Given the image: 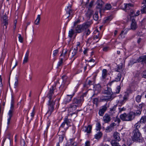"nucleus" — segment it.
Returning <instances> with one entry per match:
<instances>
[{
	"mask_svg": "<svg viewBox=\"0 0 146 146\" xmlns=\"http://www.w3.org/2000/svg\"><path fill=\"white\" fill-rule=\"evenodd\" d=\"M143 77L146 78V70L143 71L142 73Z\"/></svg>",
	"mask_w": 146,
	"mask_h": 146,
	"instance_id": "55",
	"label": "nucleus"
},
{
	"mask_svg": "<svg viewBox=\"0 0 146 146\" xmlns=\"http://www.w3.org/2000/svg\"><path fill=\"white\" fill-rule=\"evenodd\" d=\"M113 137L115 139L118 141H119L121 139L119 137V134L118 133L115 132L113 133Z\"/></svg>",
	"mask_w": 146,
	"mask_h": 146,
	"instance_id": "20",
	"label": "nucleus"
},
{
	"mask_svg": "<svg viewBox=\"0 0 146 146\" xmlns=\"http://www.w3.org/2000/svg\"><path fill=\"white\" fill-rule=\"evenodd\" d=\"M145 104L143 103H142V104L139 105V108L140 109V110H141L142 108L145 107Z\"/></svg>",
	"mask_w": 146,
	"mask_h": 146,
	"instance_id": "52",
	"label": "nucleus"
},
{
	"mask_svg": "<svg viewBox=\"0 0 146 146\" xmlns=\"http://www.w3.org/2000/svg\"><path fill=\"white\" fill-rule=\"evenodd\" d=\"M71 7L72 5H70L67 7V8L65 9L66 12V15L67 18L70 16V15L72 13V10L71 9Z\"/></svg>",
	"mask_w": 146,
	"mask_h": 146,
	"instance_id": "12",
	"label": "nucleus"
},
{
	"mask_svg": "<svg viewBox=\"0 0 146 146\" xmlns=\"http://www.w3.org/2000/svg\"><path fill=\"white\" fill-rule=\"evenodd\" d=\"M92 126L88 125V126H85L84 127L83 131L84 132H86L88 133H90L91 132Z\"/></svg>",
	"mask_w": 146,
	"mask_h": 146,
	"instance_id": "15",
	"label": "nucleus"
},
{
	"mask_svg": "<svg viewBox=\"0 0 146 146\" xmlns=\"http://www.w3.org/2000/svg\"><path fill=\"white\" fill-rule=\"evenodd\" d=\"M141 97L142 96L141 95H137L136 97V101L138 102H140L141 101Z\"/></svg>",
	"mask_w": 146,
	"mask_h": 146,
	"instance_id": "42",
	"label": "nucleus"
},
{
	"mask_svg": "<svg viewBox=\"0 0 146 146\" xmlns=\"http://www.w3.org/2000/svg\"><path fill=\"white\" fill-rule=\"evenodd\" d=\"M75 33H75V30H74V29H71L69 31L68 36L71 38L73 36V35Z\"/></svg>",
	"mask_w": 146,
	"mask_h": 146,
	"instance_id": "23",
	"label": "nucleus"
},
{
	"mask_svg": "<svg viewBox=\"0 0 146 146\" xmlns=\"http://www.w3.org/2000/svg\"><path fill=\"white\" fill-rule=\"evenodd\" d=\"M129 97V94L127 92H125V94L124 95L123 99L122 100H120L118 101V103L121 105L123 104L127 100Z\"/></svg>",
	"mask_w": 146,
	"mask_h": 146,
	"instance_id": "8",
	"label": "nucleus"
},
{
	"mask_svg": "<svg viewBox=\"0 0 146 146\" xmlns=\"http://www.w3.org/2000/svg\"><path fill=\"white\" fill-rule=\"evenodd\" d=\"M113 129L111 128L110 126H108L106 129V132H110Z\"/></svg>",
	"mask_w": 146,
	"mask_h": 146,
	"instance_id": "41",
	"label": "nucleus"
},
{
	"mask_svg": "<svg viewBox=\"0 0 146 146\" xmlns=\"http://www.w3.org/2000/svg\"><path fill=\"white\" fill-rule=\"evenodd\" d=\"M93 13V11L92 10L90 9H88L87 12L86 14V16L89 18Z\"/></svg>",
	"mask_w": 146,
	"mask_h": 146,
	"instance_id": "25",
	"label": "nucleus"
},
{
	"mask_svg": "<svg viewBox=\"0 0 146 146\" xmlns=\"http://www.w3.org/2000/svg\"><path fill=\"white\" fill-rule=\"evenodd\" d=\"M14 110H9V111L8 113V115L9 116V117L7 119V124L8 125L10 123V120L11 119V118L12 117L13 113L14 112Z\"/></svg>",
	"mask_w": 146,
	"mask_h": 146,
	"instance_id": "13",
	"label": "nucleus"
},
{
	"mask_svg": "<svg viewBox=\"0 0 146 146\" xmlns=\"http://www.w3.org/2000/svg\"><path fill=\"white\" fill-rule=\"evenodd\" d=\"M125 34L126 33H124L123 31H122L120 35V36H121V38H124L125 37Z\"/></svg>",
	"mask_w": 146,
	"mask_h": 146,
	"instance_id": "48",
	"label": "nucleus"
},
{
	"mask_svg": "<svg viewBox=\"0 0 146 146\" xmlns=\"http://www.w3.org/2000/svg\"><path fill=\"white\" fill-rule=\"evenodd\" d=\"M101 125L100 123H98L96 124V129L97 131H99L101 129Z\"/></svg>",
	"mask_w": 146,
	"mask_h": 146,
	"instance_id": "45",
	"label": "nucleus"
},
{
	"mask_svg": "<svg viewBox=\"0 0 146 146\" xmlns=\"http://www.w3.org/2000/svg\"><path fill=\"white\" fill-rule=\"evenodd\" d=\"M120 87L119 86H118L116 90V92H115L114 93H116L117 94L119 93L120 90Z\"/></svg>",
	"mask_w": 146,
	"mask_h": 146,
	"instance_id": "51",
	"label": "nucleus"
},
{
	"mask_svg": "<svg viewBox=\"0 0 146 146\" xmlns=\"http://www.w3.org/2000/svg\"><path fill=\"white\" fill-rule=\"evenodd\" d=\"M126 110L125 108L124 107H123L122 108H119V113H121L122 111H125Z\"/></svg>",
	"mask_w": 146,
	"mask_h": 146,
	"instance_id": "50",
	"label": "nucleus"
},
{
	"mask_svg": "<svg viewBox=\"0 0 146 146\" xmlns=\"http://www.w3.org/2000/svg\"><path fill=\"white\" fill-rule=\"evenodd\" d=\"M141 12L142 13H143L146 12V5H144L142 7L141 9Z\"/></svg>",
	"mask_w": 146,
	"mask_h": 146,
	"instance_id": "36",
	"label": "nucleus"
},
{
	"mask_svg": "<svg viewBox=\"0 0 146 146\" xmlns=\"http://www.w3.org/2000/svg\"><path fill=\"white\" fill-rule=\"evenodd\" d=\"M40 19V15H38L37 19L35 21V24L36 25H38L39 23V22Z\"/></svg>",
	"mask_w": 146,
	"mask_h": 146,
	"instance_id": "29",
	"label": "nucleus"
},
{
	"mask_svg": "<svg viewBox=\"0 0 146 146\" xmlns=\"http://www.w3.org/2000/svg\"><path fill=\"white\" fill-rule=\"evenodd\" d=\"M3 23L4 24V25L5 26L6 29H7V25L8 24V20H3Z\"/></svg>",
	"mask_w": 146,
	"mask_h": 146,
	"instance_id": "49",
	"label": "nucleus"
},
{
	"mask_svg": "<svg viewBox=\"0 0 146 146\" xmlns=\"http://www.w3.org/2000/svg\"><path fill=\"white\" fill-rule=\"evenodd\" d=\"M48 101V110L46 113V114L48 115H50L54 109V106L55 104V102H50Z\"/></svg>",
	"mask_w": 146,
	"mask_h": 146,
	"instance_id": "5",
	"label": "nucleus"
},
{
	"mask_svg": "<svg viewBox=\"0 0 146 146\" xmlns=\"http://www.w3.org/2000/svg\"><path fill=\"white\" fill-rule=\"evenodd\" d=\"M63 59L62 58H61L60 59V60L58 62V66H61V65L62 64V63Z\"/></svg>",
	"mask_w": 146,
	"mask_h": 146,
	"instance_id": "57",
	"label": "nucleus"
},
{
	"mask_svg": "<svg viewBox=\"0 0 146 146\" xmlns=\"http://www.w3.org/2000/svg\"><path fill=\"white\" fill-rule=\"evenodd\" d=\"M54 91V87L52 86L50 89L47 95V97L49 99L48 101H50V102H54L53 99H54L55 97V96H53Z\"/></svg>",
	"mask_w": 146,
	"mask_h": 146,
	"instance_id": "6",
	"label": "nucleus"
},
{
	"mask_svg": "<svg viewBox=\"0 0 146 146\" xmlns=\"http://www.w3.org/2000/svg\"><path fill=\"white\" fill-rule=\"evenodd\" d=\"M88 2V0H82V6L85 5V6H86Z\"/></svg>",
	"mask_w": 146,
	"mask_h": 146,
	"instance_id": "40",
	"label": "nucleus"
},
{
	"mask_svg": "<svg viewBox=\"0 0 146 146\" xmlns=\"http://www.w3.org/2000/svg\"><path fill=\"white\" fill-rule=\"evenodd\" d=\"M65 121L66 124L67 125H70V121L68 119L66 118L65 120Z\"/></svg>",
	"mask_w": 146,
	"mask_h": 146,
	"instance_id": "54",
	"label": "nucleus"
},
{
	"mask_svg": "<svg viewBox=\"0 0 146 146\" xmlns=\"http://www.w3.org/2000/svg\"><path fill=\"white\" fill-rule=\"evenodd\" d=\"M19 40L20 42H22L23 41V38L20 34H19Z\"/></svg>",
	"mask_w": 146,
	"mask_h": 146,
	"instance_id": "53",
	"label": "nucleus"
},
{
	"mask_svg": "<svg viewBox=\"0 0 146 146\" xmlns=\"http://www.w3.org/2000/svg\"><path fill=\"white\" fill-rule=\"evenodd\" d=\"M90 24L89 23H84L82 25H78L74 27L73 28L74 29L75 33H79L84 30H85L89 27Z\"/></svg>",
	"mask_w": 146,
	"mask_h": 146,
	"instance_id": "2",
	"label": "nucleus"
},
{
	"mask_svg": "<svg viewBox=\"0 0 146 146\" xmlns=\"http://www.w3.org/2000/svg\"><path fill=\"white\" fill-rule=\"evenodd\" d=\"M139 10H138L136 13V14H134V16H135V17L137 16L138 15H139Z\"/></svg>",
	"mask_w": 146,
	"mask_h": 146,
	"instance_id": "63",
	"label": "nucleus"
},
{
	"mask_svg": "<svg viewBox=\"0 0 146 146\" xmlns=\"http://www.w3.org/2000/svg\"><path fill=\"white\" fill-rule=\"evenodd\" d=\"M121 75L120 73H119L118 74L117 77L115 78V80L114 81H113L111 82L110 83H109V84L111 86L112 84L115 81L116 82H118L121 79Z\"/></svg>",
	"mask_w": 146,
	"mask_h": 146,
	"instance_id": "22",
	"label": "nucleus"
},
{
	"mask_svg": "<svg viewBox=\"0 0 146 146\" xmlns=\"http://www.w3.org/2000/svg\"><path fill=\"white\" fill-rule=\"evenodd\" d=\"M102 135V133L101 132H98L95 135V138L96 139H99L100 138Z\"/></svg>",
	"mask_w": 146,
	"mask_h": 146,
	"instance_id": "28",
	"label": "nucleus"
},
{
	"mask_svg": "<svg viewBox=\"0 0 146 146\" xmlns=\"http://www.w3.org/2000/svg\"><path fill=\"white\" fill-rule=\"evenodd\" d=\"M111 8V6L110 4L107 3L106 5L104 10H109Z\"/></svg>",
	"mask_w": 146,
	"mask_h": 146,
	"instance_id": "32",
	"label": "nucleus"
},
{
	"mask_svg": "<svg viewBox=\"0 0 146 146\" xmlns=\"http://www.w3.org/2000/svg\"><path fill=\"white\" fill-rule=\"evenodd\" d=\"M29 50H27L25 54V57L23 60V64H24L27 63L28 61L29 56Z\"/></svg>",
	"mask_w": 146,
	"mask_h": 146,
	"instance_id": "19",
	"label": "nucleus"
},
{
	"mask_svg": "<svg viewBox=\"0 0 146 146\" xmlns=\"http://www.w3.org/2000/svg\"><path fill=\"white\" fill-rule=\"evenodd\" d=\"M103 120L105 122L108 123L110 121L111 118L108 114H106L103 117Z\"/></svg>",
	"mask_w": 146,
	"mask_h": 146,
	"instance_id": "18",
	"label": "nucleus"
},
{
	"mask_svg": "<svg viewBox=\"0 0 146 146\" xmlns=\"http://www.w3.org/2000/svg\"><path fill=\"white\" fill-rule=\"evenodd\" d=\"M141 62L143 63H146V56H143L140 57L137 60H134V63L137 62Z\"/></svg>",
	"mask_w": 146,
	"mask_h": 146,
	"instance_id": "9",
	"label": "nucleus"
},
{
	"mask_svg": "<svg viewBox=\"0 0 146 146\" xmlns=\"http://www.w3.org/2000/svg\"><path fill=\"white\" fill-rule=\"evenodd\" d=\"M137 27L136 23L135 20L133 19L132 20L131 23V29L134 30Z\"/></svg>",
	"mask_w": 146,
	"mask_h": 146,
	"instance_id": "14",
	"label": "nucleus"
},
{
	"mask_svg": "<svg viewBox=\"0 0 146 146\" xmlns=\"http://www.w3.org/2000/svg\"><path fill=\"white\" fill-rule=\"evenodd\" d=\"M141 122V123H145L146 121V116H142L141 119H140V121H139Z\"/></svg>",
	"mask_w": 146,
	"mask_h": 146,
	"instance_id": "34",
	"label": "nucleus"
},
{
	"mask_svg": "<svg viewBox=\"0 0 146 146\" xmlns=\"http://www.w3.org/2000/svg\"><path fill=\"white\" fill-rule=\"evenodd\" d=\"M133 5L131 3L125 4L124 5V7H122L123 9L127 11L130 9L131 7H133Z\"/></svg>",
	"mask_w": 146,
	"mask_h": 146,
	"instance_id": "16",
	"label": "nucleus"
},
{
	"mask_svg": "<svg viewBox=\"0 0 146 146\" xmlns=\"http://www.w3.org/2000/svg\"><path fill=\"white\" fill-rule=\"evenodd\" d=\"M66 124V122H65V120H64V121L62 123V125H61V126L60 127V128L61 127H64V126Z\"/></svg>",
	"mask_w": 146,
	"mask_h": 146,
	"instance_id": "64",
	"label": "nucleus"
},
{
	"mask_svg": "<svg viewBox=\"0 0 146 146\" xmlns=\"http://www.w3.org/2000/svg\"><path fill=\"white\" fill-rule=\"evenodd\" d=\"M135 114L133 112L128 113H124L120 115V119L124 121H131L135 118Z\"/></svg>",
	"mask_w": 146,
	"mask_h": 146,
	"instance_id": "1",
	"label": "nucleus"
},
{
	"mask_svg": "<svg viewBox=\"0 0 146 146\" xmlns=\"http://www.w3.org/2000/svg\"><path fill=\"white\" fill-rule=\"evenodd\" d=\"M58 52V50H54L53 52V55L54 56H56Z\"/></svg>",
	"mask_w": 146,
	"mask_h": 146,
	"instance_id": "56",
	"label": "nucleus"
},
{
	"mask_svg": "<svg viewBox=\"0 0 146 146\" xmlns=\"http://www.w3.org/2000/svg\"><path fill=\"white\" fill-rule=\"evenodd\" d=\"M142 111V110H137L135 112H134V113L135 114V115H140L141 113V112Z\"/></svg>",
	"mask_w": 146,
	"mask_h": 146,
	"instance_id": "39",
	"label": "nucleus"
},
{
	"mask_svg": "<svg viewBox=\"0 0 146 146\" xmlns=\"http://www.w3.org/2000/svg\"><path fill=\"white\" fill-rule=\"evenodd\" d=\"M35 114V108H34L32 112L31 113V115L30 116V118H31V120L32 119Z\"/></svg>",
	"mask_w": 146,
	"mask_h": 146,
	"instance_id": "46",
	"label": "nucleus"
},
{
	"mask_svg": "<svg viewBox=\"0 0 146 146\" xmlns=\"http://www.w3.org/2000/svg\"><path fill=\"white\" fill-rule=\"evenodd\" d=\"M107 109V108L106 106H103L102 108L99 111V115L101 116H102Z\"/></svg>",
	"mask_w": 146,
	"mask_h": 146,
	"instance_id": "17",
	"label": "nucleus"
},
{
	"mask_svg": "<svg viewBox=\"0 0 146 146\" xmlns=\"http://www.w3.org/2000/svg\"><path fill=\"white\" fill-rule=\"evenodd\" d=\"M113 98L112 96H104L103 100L105 101H110Z\"/></svg>",
	"mask_w": 146,
	"mask_h": 146,
	"instance_id": "26",
	"label": "nucleus"
},
{
	"mask_svg": "<svg viewBox=\"0 0 146 146\" xmlns=\"http://www.w3.org/2000/svg\"><path fill=\"white\" fill-rule=\"evenodd\" d=\"M111 144L112 146H120L119 143L116 142L114 140H112L111 141Z\"/></svg>",
	"mask_w": 146,
	"mask_h": 146,
	"instance_id": "33",
	"label": "nucleus"
},
{
	"mask_svg": "<svg viewBox=\"0 0 146 146\" xmlns=\"http://www.w3.org/2000/svg\"><path fill=\"white\" fill-rule=\"evenodd\" d=\"M68 52V50L66 49H64L63 50L62 53L61 54L60 56H63L64 57L66 56V54Z\"/></svg>",
	"mask_w": 146,
	"mask_h": 146,
	"instance_id": "27",
	"label": "nucleus"
},
{
	"mask_svg": "<svg viewBox=\"0 0 146 146\" xmlns=\"http://www.w3.org/2000/svg\"><path fill=\"white\" fill-rule=\"evenodd\" d=\"M104 93L105 94L109 95V96H112L113 94V93L112 92L111 89L109 88H108L107 90L105 91Z\"/></svg>",
	"mask_w": 146,
	"mask_h": 146,
	"instance_id": "24",
	"label": "nucleus"
},
{
	"mask_svg": "<svg viewBox=\"0 0 146 146\" xmlns=\"http://www.w3.org/2000/svg\"><path fill=\"white\" fill-rule=\"evenodd\" d=\"M78 48L76 47L74 48H71L70 50L69 51L68 55L70 56L71 57H73L77 53Z\"/></svg>",
	"mask_w": 146,
	"mask_h": 146,
	"instance_id": "10",
	"label": "nucleus"
},
{
	"mask_svg": "<svg viewBox=\"0 0 146 146\" xmlns=\"http://www.w3.org/2000/svg\"><path fill=\"white\" fill-rule=\"evenodd\" d=\"M94 38L95 40H96V39H98V40H99L101 38V36L98 33V35L94 36Z\"/></svg>",
	"mask_w": 146,
	"mask_h": 146,
	"instance_id": "47",
	"label": "nucleus"
},
{
	"mask_svg": "<svg viewBox=\"0 0 146 146\" xmlns=\"http://www.w3.org/2000/svg\"><path fill=\"white\" fill-rule=\"evenodd\" d=\"M93 3H94V2L93 1H92L90 2V3L89 4V5L88 6V9H89V8H91L92 7V5H93Z\"/></svg>",
	"mask_w": 146,
	"mask_h": 146,
	"instance_id": "60",
	"label": "nucleus"
},
{
	"mask_svg": "<svg viewBox=\"0 0 146 146\" xmlns=\"http://www.w3.org/2000/svg\"><path fill=\"white\" fill-rule=\"evenodd\" d=\"M107 73V70L105 69H104L102 70V77L104 79L105 78L106 76Z\"/></svg>",
	"mask_w": 146,
	"mask_h": 146,
	"instance_id": "30",
	"label": "nucleus"
},
{
	"mask_svg": "<svg viewBox=\"0 0 146 146\" xmlns=\"http://www.w3.org/2000/svg\"><path fill=\"white\" fill-rule=\"evenodd\" d=\"M80 22V21L79 20H78L75 22H74V23L73 27L76 26L77 25V24L78 23H79Z\"/></svg>",
	"mask_w": 146,
	"mask_h": 146,
	"instance_id": "59",
	"label": "nucleus"
},
{
	"mask_svg": "<svg viewBox=\"0 0 146 146\" xmlns=\"http://www.w3.org/2000/svg\"><path fill=\"white\" fill-rule=\"evenodd\" d=\"M62 78L63 80V81L64 84H66V82H68V80L67 79V78L66 76H62Z\"/></svg>",
	"mask_w": 146,
	"mask_h": 146,
	"instance_id": "38",
	"label": "nucleus"
},
{
	"mask_svg": "<svg viewBox=\"0 0 146 146\" xmlns=\"http://www.w3.org/2000/svg\"><path fill=\"white\" fill-rule=\"evenodd\" d=\"M83 101L84 99L83 96L81 97L80 98H74L73 100L72 104L78 105V106Z\"/></svg>",
	"mask_w": 146,
	"mask_h": 146,
	"instance_id": "7",
	"label": "nucleus"
},
{
	"mask_svg": "<svg viewBox=\"0 0 146 146\" xmlns=\"http://www.w3.org/2000/svg\"><path fill=\"white\" fill-rule=\"evenodd\" d=\"M94 19L96 21H97L98 19V12H95L93 16Z\"/></svg>",
	"mask_w": 146,
	"mask_h": 146,
	"instance_id": "35",
	"label": "nucleus"
},
{
	"mask_svg": "<svg viewBox=\"0 0 146 146\" xmlns=\"http://www.w3.org/2000/svg\"><path fill=\"white\" fill-rule=\"evenodd\" d=\"M141 124V122L139 121L135 125V128L134 129H138L139 128Z\"/></svg>",
	"mask_w": 146,
	"mask_h": 146,
	"instance_id": "37",
	"label": "nucleus"
},
{
	"mask_svg": "<svg viewBox=\"0 0 146 146\" xmlns=\"http://www.w3.org/2000/svg\"><path fill=\"white\" fill-rule=\"evenodd\" d=\"M12 100L11 103V105L10 110H14V102L13 101V96H12Z\"/></svg>",
	"mask_w": 146,
	"mask_h": 146,
	"instance_id": "44",
	"label": "nucleus"
},
{
	"mask_svg": "<svg viewBox=\"0 0 146 146\" xmlns=\"http://www.w3.org/2000/svg\"><path fill=\"white\" fill-rule=\"evenodd\" d=\"M78 105L73 104H71L70 107L68 108V111L70 112H72L75 111Z\"/></svg>",
	"mask_w": 146,
	"mask_h": 146,
	"instance_id": "11",
	"label": "nucleus"
},
{
	"mask_svg": "<svg viewBox=\"0 0 146 146\" xmlns=\"http://www.w3.org/2000/svg\"><path fill=\"white\" fill-rule=\"evenodd\" d=\"M116 125V124L115 123H113L111 124L110 125L111 128L113 129L114 128V127Z\"/></svg>",
	"mask_w": 146,
	"mask_h": 146,
	"instance_id": "61",
	"label": "nucleus"
},
{
	"mask_svg": "<svg viewBox=\"0 0 146 146\" xmlns=\"http://www.w3.org/2000/svg\"><path fill=\"white\" fill-rule=\"evenodd\" d=\"M132 139L133 141L140 142L142 139L141 134L138 129H134L133 131Z\"/></svg>",
	"mask_w": 146,
	"mask_h": 146,
	"instance_id": "3",
	"label": "nucleus"
},
{
	"mask_svg": "<svg viewBox=\"0 0 146 146\" xmlns=\"http://www.w3.org/2000/svg\"><path fill=\"white\" fill-rule=\"evenodd\" d=\"M96 4L98 6V8L101 9L102 5L104 4V3L102 0H97Z\"/></svg>",
	"mask_w": 146,
	"mask_h": 146,
	"instance_id": "21",
	"label": "nucleus"
},
{
	"mask_svg": "<svg viewBox=\"0 0 146 146\" xmlns=\"http://www.w3.org/2000/svg\"><path fill=\"white\" fill-rule=\"evenodd\" d=\"M90 142L88 141H86L85 143V146H90Z\"/></svg>",
	"mask_w": 146,
	"mask_h": 146,
	"instance_id": "62",
	"label": "nucleus"
},
{
	"mask_svg": "<svg viewBox=\"0 0 146 146\" xmlns=\"http://www.w3.org/2000/svg\"><path fill=\"white\" fill-rule=\"evenodd\" d=\"M110 112L111 113H111L112 114L113 113H114L115 112L114 111H115V108L114 107H113L112 108L110 109Z\"/></svg>",
	"mask_w": 146,
	"mask_h": 146,
	"instance_id": "58",
	"label": "nucleus"
},
{
	"mask_svg": "<svg viewBox=\"0 0 146 146\" xmlns=\"http://www.w3.org/2000/svg\"><path fill=\"white\" fill-rule=\"evenodd\" d=\"M13 81L15 82L14 86L15 88H16L18 84V80L16 77H15L13 79Z\"/></svg>",
	"mask_w": 146,
	"mask_h": 146,
	"instance_id": "31",
	"label": "nucleus"
},
{
	"mask_svg": "<svg viewBox=\"0 0 146 146\" xmlns=\"http://www.w3.org/2000/svg\"><path fill=\"white\" fill-rule=\"evenodd\" d=\"M71 91V90H70L69 91V94L67 95L64 100V103L65 104H66L67 103L70 102L71 100L72 97L74 95L75 91H73L72 94H71L70 92Z\"/></svg>",
	"mask_w": 146,
	"mask_h": 146,
	"instance_id": "4",
	"label": "nucleus"
},
{
	"mask_svg": "<svg viewBox=\"0 0 146 146\" xmlns=\"http://www.w3.org/2000/svg\"><path fill=\"white\" fill-rule=\"evenodd\" d=\"M134 14H135V13H134L133 11L132 10H131L130 11V13L129 14V17L131 19L132 17H135V16L134 15Z\"/></svg>",
	"mask_w": 146,
	"mask_h": 146,
	"instance_id": "43",
	"label": "nucleus"
}]
</instances>
